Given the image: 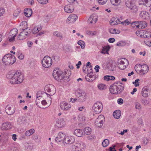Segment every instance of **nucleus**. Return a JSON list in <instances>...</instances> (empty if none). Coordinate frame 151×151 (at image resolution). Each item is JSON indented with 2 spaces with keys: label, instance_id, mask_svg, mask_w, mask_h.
<instances>
[{
  "label": "nucleus",
  "instance_id": "46",
  "mask_svg": "<svg viewBox=\"0 0 151 151\" xmlns=\"http://www.w3.org/2000/svg\"><path fill=\"white\" fill-rule=\"evenodd\" d=\"M23 32H20L19 35L17 37V40H22L25 38V37H24L23 36Z\"/></svg>",
  "mask_w": 151,
  "mask_h": 151
},
{
  "label": "nucleus",
  "instance_id": "29",
  "mask_svg": "<svg viewBox=\"0 0 151 151\" xmlns=\"http://www.w3.org/2000/svg\"><path fill=\"white\" fill-rule=\"evenodd\" d=\"M110 49V47L109 46H105L103 48L101 53L104 54H109L108 52Z\"/></svg>",
  "mask_w": 151,
  "mask_h": 151
},
{
  "label": "nucleus",
  "instance_id": "63",
  "mask_svg": "<svg viewBox=\"0 0 151 151\" xmlns=\"http://www.w3.org/2000/svg\"><path fill=\"white\" fill-rule=\"evenodd\" d=\"M20 13V11H17L15 12L13 14V15L14 17H16L19 15Z\"/></svg>",
  "mask_w": 151,
  "mask_h": 151
},
{
  "label": "nucleus",
  "instance_id": "57",
  "mask_svg": "<svg viewBox=\"0 0 151 151\" xmlns=\"http://www.w3.org/2000/svg\"><path fill=\"white\" fill-rule=\"evenodd\" d=\"M45 93L47 95H48V94L46 93H45L43 91H38L37 93V96H40V94H42L43 93Z\"/></svg>",
  "mask_w": 151,
  "mask_h": 151
},
{
  "label": "nucleus",
  "instance_id": "26",
  "mask_svg": "<svg viewBox=\"0 0 151 151\" xmlns=\"http://www.w3.org/2000/svg\"><path fill=\"white\" fill-rule=\"evenodd\" d=\"M83 130L78 129L75 130L74 134L78 137H81L83 136Z\"/></svg>",
  "mask_w": 151,
  "mask_h": 151
},
{
  "label": "nucleus",
  "instance_id": "51",
  "mask_svg": "<svg viewBox=\"0 0 151 151\" xmlns=\"http://www.w3.org/2000/svg\"><path fill=\"white\" fill-rule=\"evenodd\" d=\"M123 59L124 60H119L118 63L119 64L125 65V62L128 63L127 60V59L125 58Z\"/></svg>",
  "mask_w": 151,
  "mask_h": 151
},
{
  "label": "nucleus",
  "instance_id": "49",
  "mask_svg": "<svg viewBox=\"0 0 151 151\" xmlns=\"http://www.w3.org/2000/svg\"><path fill=\"white\" fill-rule=\"evenodd\" d=\"M98 87L100 90H104L106 88V85L102 84L99 85L98 86Z\"/></svg>",
  "mask_w": 151,
  "mask_h": 151
},
{
  "label": "nucleus",
  "instance_id": "19",
  "mask_svg": "<svg viewBox=\"0 0 151 151\" xmlns=\"http://www.w3.org/2000/svg\"><path fill=\"white\" fill-rule=\"evenodd\" d=\"M12 126L11 123L9 122H6L3 123L1 127L2 130H7L12 128Z\"/></svg>",
  "mask_w": 151,
  "mask_h": 151
},
{
  "label": "nucleus",
  "instance_id": "48",
  "mask_svg": "<svg viewBox=\"0 0 151 151\" xmlns=\"http://www.w3.org/2000/svg\"><path fill=\"white\" fill-rule=\"evenodd\" d=\"M135 105V108L136 109H141L140 104L138 102L136 101L134 103Z\"/></svg>",
  "mask_w": 151,
  "mask_h": 151
},
{
  "label": "nucleus",
  "instance_id": "24",
  "mask_svg": "<svg viewBox=\"0 0 151 151\" xmlns=\"http://www.w3.org/2000/svg\"><path fill=\"white\" fill-rule=\"evenodd\" d=\"M32 11L31 9H26L24 10V13L25 16L29 17H30L32 14Z\"/></svg>",
  "mask_w": 151,
  "mask_h": 151
},
{
  "label": "nucleus",
  "instance_id": "53",
  "mask_svg": "<svg viewBox=\"0 0 151 151\" xmlns=\"http://www.w3.org/2000/svg\"><path fill=\"white\" fill-rule=\"evenodd\" d=\"M85 78L87 81L89 82H92L95 80L94 77L93 79H91L88 76H87L85 77Z\"/></svg>",
  "mask_w": 151,
  "mask_h": 151
},
{
  "label": "nucleus",
  "instance_id": "21",
  "mask_svg": "<svg viewBox=\"0 0 151 151\" xmlns=\"http://www.w3.org/2000/svg\"><path fill=\"white\" fill-rule=\"evenodd\" d=\"M42 96H36V103L37 106L41 108H44L43 107H42L41 104L42 99Z\"/></svg>",
  "mask_w": 151,
  "mask_h": 151
},
{
  "label": "nucleus",
  "instance_id": "7",
  "mask_svg": "<svg viewBox=\"0 0 151 151\" xmlns=\"http://www.w3.org/2000/svg\"><path fill=\"white\" fill-rule=\"evenodd\" d=\"M78 101L83 103L86 100L87 95L86 93L81 91H78L76 93Z\"/></svg>",
  "mask_w": 151,
  "mask_h": 151
},
{
  "label": "nucleus",
  "instance_id": "47",
  "mask_svg": "<svg viewBox=\"0 0 151 151\" xmlns=\"http://www.w3.org/2000/svg\"><path fill=\"white\" fill-rule=\"evenodd\" d=\"M69 71L67 69H65L64 70V72L63 73L62 72V73H63L64 76V79H65V77H67L69 75Z\"/></svg>",
  "mask_w": 151,
  "mask_h": 151
},
{
  "label": "nucleus",
  "instance_id": "10",
  "mask_svg": "<svg viewBox=\"0 0 151 151\" xmlns=\"http://www.w3.org/2000/svg\"><path fill=\"white\" fill-rule=\"evenodd\" d=\"M45 90L48 92H51L50 95H53L55 93L56 88L53 85L49 84L45 86Z\"/></svg>",
  "mask_w": 151,
  "mask_h": 151
},
{
  "label": "nucleus",
  "instance_id": "35",
  "mask_svg": "<svg viewBox=\"0 0 151 151\" xmlns=\"http://www.w3.org/2000/svg\"><path fill=\"white\" fill-rule=\"evenodd\" d=\"M81 144V142L80 141H77L76 143L73 146V149H75L76 151H77L78 149Z\"/></svg>",
  "mask_w": 151,
  "mask_h": 151
},
{
  "label": "nucleus",
  "instance_id": "37",
  "mask_svg": "<svg viewBox=\"0 0 151 151\" xmlns=\"http://www.w3.org/2000/svg\"><path fill=\"white\" fill-rule=\"evenodd\" d=\"M110 32L112 34H119L120 33V31L119 30H116V29H111L109 30Z\"/></svg>",
  "mask_w": 151,
  "mask_h": 151
},
{
  "label": "nucleus",
  "instance_id": "33",
  "mask_svg": "<svg viewBox=\"0 0 151 151\" xmlns=\"http://www.w3.org/2000/svg\"><path fill=\"white\" fill-rule=\"evenodd\" d=\"M18 33V30L17 29L14 28L11 30L10 32V36L16 37Z\"/></svg>",
  "mask_w": 151,
  "mask_h": 151
},
{
  "label": "nucleus",
  "instance_id": "22",
  "mask_svg": "<svg viewBox=\"0 0 151 151\" xmlns=\"http://www.w3.org/2000/svg\"><path fill=\"white\" fill-rule=\"evenodd\" d=\"M78 19V16L76 15L72 14L70 15L68 17L67 21H70V22H75L76 19Z\"/></svg>",
  "mask_w": 151,
  "mask_h": 151
},
{
  "label": "nucleus",
  "instance_id": "55",
  "mask_svg": "<svg viewBox=\"0 0 151 151\" xmlns=\"http://www.w3.org/2000/svg\"><path fill=\"white\" fill-rule=\"evenodd\" d=\"M142 30L140 31H137L136 32V35L139 36H140L141 37L142 34Z\"/></svg>",
  "mask_w": 151,
  "mask_h": 151
},
{
  "label": "nucleus",
  "instance_id": "30",
  "mask_svg": "<svg viewBox=\"0 0 151 151\" xmlns=\"http://www.w3.org/2000/svg\"><path fill=\"white\" fill-rule=\"evenodd\" d=\"M97 20L96 16L94 17L93 15H91L88 19V23H92L94 21L95 23H96Z\"/></svg>",
  "mask_w": 151,
  "mask_h": 151
},
{
  "label": "nucleus",
  "instance_id": "27",
  "mask_svg": "<svg viewBox=\"0 0 151 151\" xmlns=\"http://www.w3.org/2000/svg\"><path fill=\"white\" fill-rule=\"evenodd\" d=\"M113 115L115 118L118 119L120 117L121 112L119 110H116L114 111Z\"/></svg>",
  "mask_w": 151,
  "mask_h": 151
},
{
  "label": "nucleus",
  "instance_id": "38",
  "mask_svg": "<svg viewBox=\"0 0 151 151\" xmlns=\"http://www.w3.org/2000/svg\"><path fill=\"white\" fill-rule=\"evenodd\" d=\"M109 143V141L107 139H104L102 142V145L104 147H106Z\"/></svg>",
  "mask_w": 151,
  "mask_h": 151
},
{
  "label": "nucleus",
  "instance_id": "1",
  "mask_svg": "<svg viewBox=\"0 0 151 151\" xmlns=\"http://www.w3.org/2000/svg\"><path fill=\"white\" fill-rule=\"evenodd\" d=\"M7 77L10 80V82L12 84H20L24 80L23 75L19 70H18L15 72H9Z\"/></svg>",
  "mask_w": 151,
  "mask_h": 151
},
{
  "label": "nucleus",
  "instance_id": "6",
  "mask_svg": "<svg viewBox=\"0 0 151 151\" xmlns=\"http://www.w3.org/2000/svg\"><path fill=\"white\" fill-rule=\"evenodd\" d=\"M52 76L57 81H59L64 79V77L62 72L59 70H55L53 71Z\"/></svg>",
  "mask_w": 151,
  "mask_h": 151
},
{
  "label": "nucleus",
  "instance_id": "56",
  "mask_svg": "<svg viewBox=\"0 0 151 151\" xmlns=\"http://www.w3.org/2000/svg\"><path fill=\"white\" fill-rule=\"evenodd\" d=\"M88 73L87 76H88L90 78L93 79L94 77V78H95V76L93 75V73L92 74V73Z\"/></svg>",
  "mask_w": 151,
  "mask_h": 151
},
{
  "label": "nucleus",
  "instance_id": "9",
  "mask_svg": "<svg viewBox=\"0 0 151 151\" xmlns=\"http://www.w3.org/2000/svg\"><path fill=\"white\" fill-rule=\"evenodd\" d=\"M104 116L102 115H99L96 119L95 124L96 126L100 127L102 126L104 121Z\"/></svg>",
  "mask_w": 151,
  "mask_h": 151
},
{
  "label": "nucleus",
  "instance_id": "34",
  "mask_svg": "<svg viewBox=\"0 0 151 151\" xmlns=\"http://www.w3.org/2000/svg\"><path fill=\"white\" fill-rule=\"evenodd\" d=\"M148 89L146 88H143L142 89V96L144 97H146L148 96Z\"/></svg>",
  "mask_w": 151,
  "mask_h": 151
},
{
  "label": "nucleus",
  "instance_id": "3",
  "mask_svg": "<svg viewBox=\"0 0 151 151\" xmlns=\"http://www.w3.org/2000/svg\"><path fill=\"white\" fill-rule=\"evenodd\" d=\"M3 63L6 65H11L14 64L16 61L15 56L10 54L5 55L2 58Z\"/></svg>",
  "mask_w": 151,
  "mask_h": 151
},
{
  "label": "nucleus",
  "instance_id": "52",
  "mask_svg": "<svg viewBox=\"0 0 151 151\" xmlns=\"http://www.w3.org/2000/svg\"><path fill=\"white\" fill-rule=\"evenodd\" d=\"M126 65L119 64V68L121 70H124L126 68Z\"/></svg>",
  "mask_w": 151,
  "mask_h": 151
},
{
  "label": "nucleus",
  "instance_id": "62",
  "mask_svg": "<svg viewBox=\"0 0 151 151\" xmlns=\"http://www.w3.org/2000/svg\"><path fill=\"white\" fill-rule=\"evenodd\" d=\"M52 58L56 62H58L60 60L59 57L58 56H53Z\"/></svg>",
  "mask_w": 151,
  "mask_h": 151
},
{
  "label": "nucleus",
  "instance_id": "32",
  "mask_svg": "<svg viewBox=\"0 0 151 151\" xmlns=\"http://www.w3.org/2000/svg\"><path fill=\"white\" fill-rule=\"evenodd\" d=\"M143 4L147 7H149L151 5V0H142Z\"/></svg>",
  "mask_w": 151,
  "mask_h": 151
},
{
  "label": "nucleus",
  "instance_id": "16",
  "mask_svg": "<svg viewBox=\"0 0 151 151\" xmlns=\"http://www.w3.org/2000/svg\"><path fill=\"white\" fill-rule=\"evenodd\" d=\"M64 9L66 12L70 13L73 12L74 9V7L72 4H68L64 7Z\"/></svg>",
  "mask_w": 151,
  "mask_h": 151
},
{
  "label": "nucleus",
  "instance_id": "54",
  "mask_svg": "<svg viewBox=\"0 0 151 151\" xmlns=\"http://www.w3.org/2000/svg\"><path fill=\"white\" fill-rule=\"evenodd\" d=\"M38 2L41 4H46L47 3V1L45 0H37Z\"/></svg>",
  "mask_w": 151,
  "mask_h": 151
},
{
  "label": "nucleus",
  "instance_id": "59",
  "mask_svg": "<svg viewBox=\"0 0 151 151\" xmlns=\"http://www.w3.org/2000/svg\"><path fill=\"white\" fill-rule=\"evenodd\" d=\"M139 23V21H135L132 22V23H131L132 25V26L133 25H135V26H132L133 27H137V26L139 25L138 24Z\"/></svg>",
  "mask_w": 151,
  "mask_h": 151
},
{
  "label": "nucleus",
  "instance_id": "28",
  "mask_svg": "<svg viewBox=\"0 0 151 151\" xmlns=\"http://www.w3.org/2000/svg\"><path fill=\"white\" fill-rule=\"evenodd\" d=\"M107 67L110 70L113 71L114 70L115 65L112 62H109L107 65Z\"/></svg>",
  "mask_w": 151,
  "mask_h": 151
},
{
  "label": "nucleus",
  "instance_id": "50",
  "mask_svg": "<svg viewBox=\"0 0 151 151\" xmlns=\"http://www.w3.org/2000/svg\"><path fill=\"white\" fill-rule=\"evenodd\" d=\"M121 23L125 25H128L130 23V22L128 19L121 22Z\"/></svg>",
  "mask_w": 151,
  "mask_h": 151
},
{
  "label": "nucleus",
  "instance_id": "8",
  "mask_svg": "<svg viewBox=\"0 0 151 151\" xmlns=\"http://www.w3.org/2000/svg\"><path fill=\"white\" fill-rule=\"evenodd\" d=\"M103 105L100 101H98L95 103L92 107V109L96 114H99L102 110Z\"/></svg>",
  "mask_w": 151,
  "mask_h": 151
},
{
  "label": "nucleus",
  "instance_id": "13",
  "mask_svg": "<svg viewBox=\"0 0 151 151\" xmlns=\"http://www.w3.org/2000/svg\"><path fill=\"white\" fill-rule=\"evenodd\" d=\"M65 136V134L62 132L59 133L58 136L55 139V141L58 142L64 140Z\"/></svg>",
  "mask_w": 151,
  "mask_h": 151
},
{
  "label": "nucleus",
  "instance_id": "45",
  "mask_svg": "<svg viewBox=\"0 0 151 151\" xmlns=\"http://www.w3.org/2000/svg\"><path fill=\"white\" fill-rule=\"evenodd\" d=\"M126 45V42L124 41H120L117 43L116 45L119 46H123Z\"/></svg>",
  "mask_w": 151,
  "mask_h": 151
},
{
  "label": "nucleus",
  "instance_id": "41",
  "mask_svg": "<svg viewBox=\"0 0 151 151\" xmlns=\"http://www.w3.org/2000/svg\"><path fill=\"white\" fill-rule=\"evenodd\" d=\"M91 129L88 127H86L85 128L84 132L87 135H89L91 133Z\"/></svg>",
  "mask_w": 151,
  "mask_h": 151
},
{
  "label": "nucleus",
  "instance_id": "40",
  "mask_svg": "<svg viewBox=\"0 0 151 151\" xmlns=\"http://www.w3.org/2000/svg\"><path fill=\"white\" fill-rule=\"evenodd\" d=\"M80 146L78 148V150L77 151H79V150L81 151H83L84 149L85 148V144L82 142H81V145H80Z\"/></svg>",
  "mask_w": 151,
  "mask_h": 151
},
{
  "label": "nucleus",
  "instance_id": "12",
  "mask_svg": "<svg viewBox=\"0 0 151 151\" xmlns=\"http://www.w3.org/2000/svg\"><path fill=\"white\" fill-rule=\"evenodd\" d=\"M61 109L64 111H67L71 108L70 105L65 101L61 102L60 104Z\"/></svg>",
  "mask_w": 151,
  "mask_h": 151
},
{
  "label": "nucleus",
  "instance_id": "17",
  "mask_svg": "<svg viewBox=\"0 0 151 151\" xmlns=\"http://www.w3.org/2000/svg\"><path fill=\"white\" fill-rule=\"evenodd\" d=\"M139 16L142 19H146L149 18V14L148 12L143 11L140 12L139 14Z\"/></svg>",
  "mask_w": 151,
  "mask_h": 151
},
{
  "label": "nucleus",
  "instance_id": "20",
  "mask_svg": "<svg viewBox=\"0 0 151 151\" xmlns=\"http://www.w3.org/2000/svg\"><path fill=\"white\" fill-rule=\"evenodd\" d=\"M141 37L149 38L151 37V33L147 31L142 30Z\"/></svg>",
  "mask_w": 151,
  "mask_h": 151
},
{
  "label": "nucleus",
  "instance_id": "42",
  "mask_svg": "<svg viewBox=\"0 0 151 151\" xmlns=\"http://www.w3.org/2000/svg\"><path fill=\"white\" fill-rule=\"evenodd\" d=\"M27 28L25 29L22 28H20V30L21 31H22L21 32H23V36L25 37V36H28V33L27 32L25 31V29H27Z\"/></svg>",
  "mask_w": 151,
  "mask_h": 151
},
{
  "label": "nucleus",
  "instance_id": "14",
  "mask_svg": "<svg viewBox=\"0 0 151 151\" xmlns=\"http://www.w3.org/2000/svg\"><path fill=\"white\" fill-rule=\"evenodd\" d=\"M5 111L8 115H12L14 113L15 110V109H12L10 105H8L5 107Z\"/></svg>",
  "mask_w": 151,
  "mask_h": 151
},
{
  "label": "nucleus",
  "instance_id": "64",
  "mask_svg": "<svg viewBox=\"0 0 151 151\" xmlns=\"http://www.w3.org/2000/svg\"><path fill=\"white\" fill-rule=\"evenodd\" d=\"M92 66L90 65V66L88 68V69H87L88 73H92V74L93 73L92 72L93 70L92 69Z\"/></svg>",
  "mask_w": 151,
  "mask_h": 151
},
{
  "label": "nucleus",
  "instance_id": "23",
  "mask_svg": "<svg viewBox=\"0 0 151 151\" xmlns=\"http://www.w3.org/2000/svg\"><path fill=\"white\" fill-rule=\"evenodd\" d=\"M25 122V118L24 116H20L18 118L17 123L19 125L24 124Z\"/></svg>",
  "mask_w": 151,
  "mask_h": 151
},
{
  "label": "nucleus",
  "instance_id": "11",
  "mask_svg": "<svg viewBox=\"0 0 151 151\" xmlns=\"http://www.w3.org/2000/svg\"><path fill=\"white\" fill-rule=\"evenodd\" d=\"M139 68H141V70L139 72L140 75H144L149 70V67L148 65L145 64H143L141 65L140 64H138Z\"/></svg>",
  "mask_w": 151,
  "mask_h": 151
},
{
  "label": "nucleus",
  "instance_id": "44",
  "mask_svg": "<svg viewBox=\"0 0 151 151\" xmlns=\"http://www.w3.org/2000/svg\"><path fill=\"white\" fill-rule=\"evenodd\" d=\"M78 44L81 46L82 49H84L85 47V44L84 42L82 40H79L78 42Z\"/></svg>",
  "mask_w": 151,
  "mask_h": 151
},
{
  "label": "nucleus",
  "instance_id": "4",
  "mask_svg": "<svg viewBox=\"0 0 151 151\" xmlns=\"http://www.w3.org/2000/svg\"><path fill=\"white\" fill-rule=\"evenodd\" d=\"M52 63L51 58L49 56H45L42 60V65L45 68L50 67Z\"/></svg>",
  "mask_w": 151,
  "mask_h": 151
},
{
  "label": "nucleus",
  "instance_id": "43",
  "mask_svg": "<svg viewBox=\"0 0 151 151\" xmlns=\"http://www.w3.org/2000/svg\"><path fill=\"white\" fill-rule=\"evenodd\" d=\"M53 35L58 37L62 38L63 37L61 33L58 31L55 32L53 33Z\"/></svg>",
  "mask_w": 151,
  "mask_h": 151
},
{
  "label": "nucleus",
  "instance_id": "58",
  "mask_svg": "<svg viewBox=\"0 0 151 151\" xmlns=\"http://www.w3.org/2000/svg\"><path fill=\"white\" fill-rule=\"evenodd\" d=\"M32 33L33 34H35L37 33L38 31L37 30V26L35 27L32 31Z\"/></svg>",
  "mask_w": 151,
  "mask_h": 151
},
{
  "label": "nucleus",
  "instance_id": "39",
  "mask_svg": "<svg viewBox=\"0 0 151 151\" xmlns=\"http://www.w3.org/2000/svg\"><path fill=\"white\" fill-rule=\"evenodd\" d=\"M120 0H110V2L112 4L115 6H117L119 4Z\"/></svg>",
  "mask_w": 151,
  "mask_h": 151
},
{
  "label": "nucleus",
  "instance_id": "25",
  "mask_svg": "<svg viewBox=\"0 0 151 151\" xmlns=\"http://www.w3.org/2000/svg\"><path fill=\"white\" fill-rule=\"evenodd\" d=\"M139 25L137 26V28L139 29H143L145 28L147 26V24L144 21H139Z\"/></svg>",
  "mask_w": 151,
  "mask_h": 151
},
{
  "label": "nucleus",
  "instance_id": "5",
  "mask_svg": "<svg viewBox=\"0 0 151 151\" xmlns=\"http://www.w3.org/2000/svg\"><path fill=\"white\" fill-rule=\"evenodd\" d=\"M125 3L127 6L130 9L134 12H136L138 9L134 4V0H125Z\"/></svg>",
  "mask_w": 151,
  "mask_h": 151
},
{
  "label": "nucleus",
  "instance_id": "31",
  "mask_svg": "<svg viewBox=\"0 0 151 151\" xmlns=\"http://www.w3.org/2000/svg\"><path fill=\"white\" fill-rule=\"evenodd\" d=\"M143 4L147 7H149L151 5V0H142Z\"/></svg>",
  "mask_w": 151,
  "mask_h": 151
},
{
  "label": "nucleus",
  "instance_id": "36",
  "mask_svg": "<svg viewBox=\"0 0 151 151\" xmlns=\"http://www.w3.org/2000/svg\"><path fill=\"white\" fill-rule=\"evenodd\" d=\"M35 132V130L32 129L29 130L27 131L25 133V135L26 136H29L33 134Z\"/></svg>",
  "mask_w": 151,
  "mask_h": 151
},
{
  "label": "nucleus",
  "instance_id": "60",
  "mask_svg": "<svg viewBox=\"0 0 151 151\" xmlns=\"http://www.w3.org/2000/svg\"><path fill=\"white\" fill-rule=\"evenodd\" d=\"M123 100L122 98H119L117 100L118 103L120 105L122 104L123 103Z\"/></svg>",
  "mask_w": 151,
  "mask_h": 151
},
{
  "label": "nucleus",
  "instance_id": "61",
  "mask_svg": "<svg viewBox=\"0 0 151 151\" xmlns=\"http://www.w3.org/2000/svg\"><path fill=\"white\" fill-rule=\"evenodd\" d=\"M88 138L89 140H92L96 138V137L94 135H91L88 136Z\"/></svg>",
  "mask_w": 151,
  "mask_h": 151
},
{
  "label": "nucleus",
  "instance_id": "15",
  "mask_svg": "<svg viewBox=\"0 0 151 151\" xmlns=\"http://www.w3.org/2000/svg\"><path fill=\"white\" fill-rule=\"evenodd\" d=\"M75 139L73 136H68L66 137L64 139V142L66 144H71L73 143Z\"/></svg>",
  "mask_w": 151,
  "mask_h": 151
},
{
  "label": "nucleus",
  "instance_id": "18",
  "mask_svg": "<svg viewBox=\"0 0 151 151\" xmlns=\"http://www.w3.org/2000/svg\"><path fill=\"white\" fill-rule=\"evenodd\" d=\"M65 124V122L64 119L60 118L57 121L56 125L59 128H61L64 127Z\"/></svg>",
  "mask_w": 151,
  "mask_h": 151
},
{
  "label": "nucleus",
  "instance_id": "2",
  "mask_svg": "<svg viewBox=\"0 0 151 151\" xmlns=\"http://www.w3.org/2000/svg\"><path fill=\"white\" fill-rule=\"evenodd\" d=\"M124 85L122 83L117 82L110 86L109 90L112 94H120L124 90Z\"/></svg>",
  "mask_w": 151,
  "mask_h": 151
}]
</instances>
